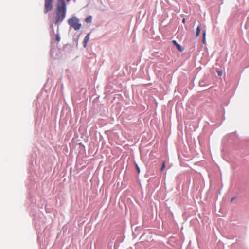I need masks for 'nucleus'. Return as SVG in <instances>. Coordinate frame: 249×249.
<instances>
[{
	"mask_svg": "<svg viewBox=\"0 0 249 249\" xmlns=\"http://www.w3.org/2000/svg\"><path fill=\"white\" fill-rule=\"evenodd\" d=\"M67 5L64 0H58L53 22L59 24L66 17Z\"/></svg>",
	"mask_w": 249,
	"mask_h": 249,
	"instance_id": "1",
	"label": "nucleus"
},
{
	"mask_svg": "<svg viewBox=\"0 0 249 249\" xmlns=\"http://www.w3.org/2000/svg\"><path fill=\"white\" fill-rule=\"evenodd\" d=\"M68 22L75 30H78L81 27V24L79 23V19L75 17L70 18Z\"/></svg>",
	"mask_w": 249,
	"mask_h": 249,
	"instance_id": "2",
	"label": "nucleus"
},
{
	"mask_svg": "<svg viewBox=\"0 0 249 249\" xmlns=\"http://www.w3.org/2000/svg\"><path fill=\"white\" fill-rule=\"evenodd\" d=\"M53 0H45L44 13H47L53 9Z\"/></svg>",
	"mask_w": 249,
	"mask_h": 249,
	"instance_id": "3",
	"label": "nucleus"
},
{
	"mask_svg": "<svg viewBox=\"0 0 249 249\" xmlns=\"http://www.w3.org/2000/svg\"><path fill=\"white\" fill-rule=\"evenodd\" d=\"M89 39V34H88L84 38L83 40V46L86 47L87 45V43Z\"/></svg>",
	"mask_w": 249,
	"mask_h": 249,
	"instance_id": "4",
	"label": "nucleus"
},
{
	"mask_svg": "<svg viewBox=\"0 0 249 249\" xmlns=\"http://www.w3.org/2000/svg\"><path fill=\"white\" fill-rule=\"evenodd\" d=\"M201 23L199 22V25L197 27L196 31V37H198L199 36L200 32L201 31Z\"/></svg>",
	"mask_w": 249,
	"mask_h": 249,
	"instance_id": "5",
	"label": "nucleus"
},
{
	"mask_svg": "<svg viewBox=\"0 0 249 249\" xmlns=\"http://www.w3.org/2000/svg\"><path fill=\"white\" fill-rule=\"evenodd\" d=\"M206 31H205V30H204V31L203 32L202 43H203V44H205V43H206Z\"/></svg>",
	"mask_w": 249,
	"mask_h": 249,
	"instance_id": "6",
	"label": "nucleus"
},
{
	"mask_svg": "<svg viewBox=\"0 0 249 249\" xmlns=\"http://www.w3.org/2000/svg\"><path fill=\"white\" fill-rule=\"evenodd\" d=\"M91 20H92L91 16H89L88 17H87L86 18V20H85L86 22L87 23H90L91 22Z\"/></svg>",
	"mask_w": 249,
	"mask_h": 249,
	"instance_id": "7",
	"label": "nucleus"
},
{
	"mask_svg": "<svg viewBox=\"0 0 249 249\" xmlns=\"http://www.w3.org/2000/svg\"><path fill=\"white\" fill-rule=\"evenodd\" d=\"M176 47H177V49L179 51H180V52H182L183 51V48L179 44H178V45L176 46Z\"/></svg>",
	"mask_w": 249,
	"mask_h": 249,
	"instance_id": "8",
	"label": "nucleus"
},
{
	"mask_svg": "<svg viewBox=\"0 0 249 249\" xmlns=\"http://www.w3.org/2000/svg\"><path fill=\"white\" fill-rule=\"evenodd\" d=\"M135 165L136 168L137 170L138 173L139 174L140 173V169L139 167L138 166V165L136 163H135Z\"/></svg>",
	"mask_w": 249,
	"mask_h": 249,
	"instance_id": "9",
	"label": "nucleus"
},
{
	"mask_svg": "<svg viewBox=\"0 0 249 249\" xmlns=\"http://www.w3.org/2000/svg\"><path fill=\"white\" fill-rule=\"evenodd\" d=\"M165 162H163L162 164L161 169H160L161 171H162L165 169Z\"/></svg>",
	"mask_w": 249,
	"mask_h": 249,
	"instance_id": "10",
	"label": "nucleus"
},
{
	"mask_svg": "<svg viewBox=\"0 0 249 249\" xmlns=\"http://www.w3.org/2000/svg\"><path fill=\"white\" fill-rule=\"evenodd\" d=\"M172 43H173L174 45H175L176 46L178 45V43H177V42L176 40H173V41H172Z\"/></svg>",
	"mask_w": 249,
	"mask_h": 249,
	"instance_id": "11",
	"label": "nucleus"
},
{
	"mask_svg": "<svg viewBox=\"0 0 249 249\" xmlns=\"http://www.w3.org/2000/svg\"><path fill=\"white\" fill-rule=\"evenodd\" d=\"M182 22L183 23H185V19L184 18H183V19H182Z\"/></svg>",
	"mask_w": 249,
	"mask_h": 249,
	"instance_id": "12",
	"label": "nucleus"
},
{
	"mask_svg": "<svg viewBox=\"0 0 249 249\" xmlns=\"http://www.w3.org/2000/svg\"><path fill=\"white\" fill-rule=\"evenodd\" d=\"M234 199V197H233L231 199V202H232Z\"/></svg>",
	"mask_w": 249,
	"mask_h": 249,
	"instance_id": "13",
	"label": "nucleus"
},
{
	"mask_svg": "<svg viewBox=\"0 0 249 249\" xmlns=\"http://www.w3.org/2000/svg\"><path fill=\"white\" fill-rule=\"evenodd\" d=\"M67 2H69L71 0H66Z\"/></svg>",
	"mask_w": 249,
	"mask_h": 249,
	"instance_id": "14",
	"label": "nucleus"
},
{
	"mask_svg": "<svg viewBox=\"0 0 249 249\" xmlns=\"http://www.w3.org/2000/svg\"><path fill=\"white\" fill-rule=\"evenodd\" d=\"M57 40L59 41V37H57Z\"/></svg>",
	"mask_w": 249,
	"mask_h": 249,
	"instance_id": "15",
	"label": "nucleus"
},
{
	"mask_svg": "<svg viewBox=\"0 0 249 249\" xmlns=\"http://www.w3.org/2000/svg\"><path fill=\"white\" fill-rule=\"evenodd\" d=\"M218 74L220 75H221V72H219Z\"/></svg>",
	"mask_w": 249,
	"mask_h": 249,
	"instance_id": "16",
	"label": "nucleus"
}]
</instances>
